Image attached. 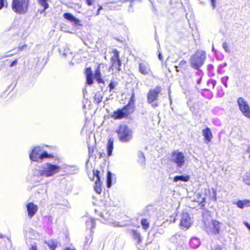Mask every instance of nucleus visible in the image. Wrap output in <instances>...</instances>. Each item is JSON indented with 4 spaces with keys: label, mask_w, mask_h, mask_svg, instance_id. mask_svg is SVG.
Returning a JSON list of instances; mask_svg holds the SVG:
<instances>
[{
    "label": "nucleus",
    "mask_w": 250,
    "mask_h": 250,
    "mask_svg": "<svg viewBox=\"0 0 250 250\" xmlns=\"http://www.w3.org/2000/svg\"><path fill=\"white\" fill-rule=\"evenodd\" d=\"M191 225L190 218L187 212H183L181 213V219L180 225L181 227L185 229H188L190 227Z\"/></svg>",
    "instance_id": "obj_11"
},
{
    "label": "nucleus",
    "mask_w": 250,
    "mask_h": 250,
    "mask_svg": "<svg viewBox=\"0 0 250 250\" xmlns=\"http://www.w3.org/2000/svg\"><path fill=\"white\" fill-rule=\"evenodd\" d=\"M93 149H92V150H90V148L89 149V153H90V154L91 152H93Z\"/></svg>",
    "instance_id": "obj_52"
},
{
    "label": "nucleus",
    "mask_w": 250,
    "mask_h": 250,
    "mask_svg": "<svg viewBox=\"0 0 250 250\" xmlns=\"http://www.w3.org/2000/svg\"><path fill=\"white\" fill-rule=\"evenodd\" d=\"M29 250H38L37 246L36 245H32V246L30 248Z\"/></svg>",
    "instance_id": "obj_44"
},
{
    "label": "nucleus",
    "mask_w": 250,
    "mask_h": 250,
    "mask_svg": "<svg viewBox=\"0 0 250 250\" xmlns=\"http://www.w3.org/2000/svg\"><path fill=\"white\" fill-rule=\"evenodd\" d=\"M213 9L216 7V0H210Z\"/></svg>",
    "instance_id": "obj_40"
},
{
    "label": "nucleus",
    "mask_w": 250,
    "mask_h": 250,
    "mask_svg": "<svg viewBox=\"0 0 250 250\" xmlns=\"http://www.w3.org/2000/svg\"><path fill=\"white\" fill-rule=\"evenodd\" d=\"M111 62L112 64L109 68L110 69L112 70L115 69L118 71H120L121 70L120 67L121 62L119 58L118 52L117 51H115L114 56L111 58Z\"/></svg>",
    "instance_id": "obj_12"
},
{
    "label": "nucleus",
    "mask_w": 250,
    "mask_h": 250,
    "mask_svg": "<svg viewBox=\"0 0 250 250\" xmlns=\"http://www.w3.org/2000/svg\"><path fill=\"white\" fill-rule=\"evenodd\" d=\"M246 151L247 153H249L250 155H249V157L250 158V146H248V147H247V149L246 150Z\"/></svg>",
    "instance_id": "obj_47"
},
{
    "label": "nucleus",
    "mask_w": 250,
    "mask_h": 250,
    "mask_svg": "<svg viewBox=\"0 0 250 250\" xmlns=\"http://www.w3.org/2000/svg\"><path fill=\"white\" fill-rule=\"evenodd\" d=\"M243 182L250 186V170L246 172L242 176Z\"/></svg>",
    "instance_id": "obj_20"
},
{
    "label": "nucleus",
    "mask_w": 250,
    "mask_h": 250,
    "mask_svg": "<svg viewBox=\"0 0 250 250\" xmlns=\"http://www.w3.org/2000/svg\"><path fill=\"white\" fill-rule=\"evenodd\" d=\"M187 62L186 61L182 60L180 62L179 65L181 67H184L186 66Z\"/></svg>",
    "instance_id": "obj_39"
},
{
    "label": "nucleus",
    "mask_w": 250,
    "mask_h": 250,
    "mask_svg": "<svg viewBox=\"0 0 250 250\" xmlns=\"http://www.w3.org/2000/svg\"><path fill=\"white\" fill-rule=\"evenodd\" d=\"M206 53L203 51H198L190 58L191 66L195 69H198L204 63Z\"/></svg>",
    "instance_id": "obj_5"
},
{
    "label": "nucleus",
    "mask_w": 250,
    "mask_h": 250,
    "mask_svg": "<svg viewBox=\"0 0 250 250\" xmlns=\"http://www.w3.org/2000/svg\"><path fill=\"white\" fill-rule=\"evenodd\" d=\"M86 1L87 4L89 6H90L92 5V2L94 1V0H86Z\"/></svg>",
    "instance_id": "obj_42"
},
{
    "label": "nucleus",
    "mask_w": 250,
    "mask_h": 250,
    "mask_svg": "<svg viewBox=\"0 0 250 250\" xmlns=\"http://www.w3.org/2000/svg\"><path fill=\"white\" fill-rule=\"evenodd\" d=\"M162 91V88L160 86H157L155 88L149 90L147 96V102L148 104H151L153 107L158 106L157 102H155L157 100L159 94Z\"/></svg>",
    "instance_id": "obj_7"
},
{
    "label": "nucleus",
    "mask_w": 250,
    "mask_h": 250,
    "mask_svg": "<svg viewBox=\"0 0 250 250\" xmlns=\"http://www.w3.org/2000/svg\"><path fill=\"white\" fill-rule=\"evenodd\" d=\"M139 72L145 75H150L152 74L150 66L146 62H142L139 64Z\"/></svg>",
    "instance_id": "obj_13"
},
{
    "label": "nucleus",
    "mask_w": 250,
    "mask_h": 250,
    "mask_svg": "<svg viewBox=\"0 0 250 250\" xmlns=\"http://www.w3.org/2000/svg\"><path fill=\"white\" fill-rule=\"evenodd\" d=\"M129 107V106H125L124 108L121 109H118L113 112L112 117L115 119H122L126 117L130 114L132 113V109L130 110L127 109Z\"/></svg>",
    "instance_id": "obj_10"
},
{
    "label": "nucleus",
    "mask_w": 250,
    "mask_h": 250,
    "mask_svg": "<svg viewBox=\"0 0 250 250\" xmlns=\"http://www.w3.org/2000/svg\"><path fill=\"white\" fill-rule=\"evenodd\" d=\"M237 206L240 208H243L245 207H250V201L247 200H239L236 203Z\"/></svg>",
    "instance_id": "obj_17"
},
{
    "label": "nucleus",
    "mask_w": 250,
    "mask_h": 250,
    "mask_svg": "<svg viewBox=\"0 0 250 250\" xmlns=\"http://www.w3.org/2000/svg\"><path fill=\"white\" fill-rule=\"evenodd\" d=\"M229 77L228 76H225L221 78V82L224 84L226 87H227V81L228 80Z\"/></svg>",
    "instance_id": "obj_32"
},
{
    "label": "nucleus",
    "mask_w": 250,
    "mask_h": 250,
    "mask_svg": "<svg viewBox=\"0 0 250 250\" xmlns=\"http://www.w3.org/2000/svg\"><path fill=\"white\" fill-rule=\"evenodd\" d=\"M239 109L242 114L247 118L250 119V106L247 101L242 97H239L237 100Z\"/></svg>",
    "instance_id": "obj_8"
},
{
    "label": "nucleus",
    "mask_w": 250,
    "mask_h": 250,
    "mask_svg": "<svg viewBox=\"0 0 250 250\" xmlns=\"http://www.w3.org/2000/svg\"><path fill=\"white\" fill-rule=\"evenodd\" d=\"M86 83L88 84L93 83L92 76H86Z\"/></svg>",
    "instance_id": "obj_34"
},
{
    "label": "nucleus",
    "mask_w": 250,
    "mask_h": 250,
    "mask_svg": "<svg viewBox=\"0 0 250 250\" xmlns=\"http://www.w3.org/2000/svg\"><path fill=\"white\" fill-rule=\"evenodd\" d=\"M112 174L110 172H108L107 175V187L110 188L112 185Z\"/></svg>",
    "instance_id": "obj_27"
},
{
    "label": "nucleus",
    "mask_w": 250,
    "mask_h": 250,
    "mask_svg": "<svg viewBox=\"0 0 250 250\" xmlns=\"http://www.w3.org/2000/svg\"><path fill=\"white\" fill-rule=\"evenodd\" d=\"M204 200H205L204 198H203L202 199V201H203Z\"/></svg>",
    "instance_id": "obj_54"
},
{
    "label": "nucleus",
    "mask_w": 250,
    "mask_h": 250,
    "mask_svg": "<svg viewBox=\"0 0 250 250\" xmlns=\"http://www.w3.org/2000/svg\"><path fill=\"white\" fill-rule=\"evenodd\" d=\"M95 220L91 219L90 221H87L86 223V225L87 227H88L89 226H90V229H92L95 227Z\"/></svg>",
    "instance_id": "obj_30"
},
{
    "label": "nucleus",
    "mask_w": 250,
    "mask_h": 250,
    "mask_svg": "<svg viewBox=\"0 0 250 250\" xmlns=\"http://www.w3.org/2000/svg\"><path fill=\"white\" fill-rule=\"evenodd\" d=\"M202 134L205 139V143L208 144L211 142L212 138V134L210 129L208 127H207L206 129L202 130Z\"/></svg>",
    "instance_id": "obj_16"
},
{
    "label": "nucleus",
    "mask_w": 250,
    "mask_h": 250,
    "mask_svg": "<svg viewBox=\"0 0 250 250\" xmlns=\"http://www.w3.org/2000/svg\"><path fill=\"white\" fill-rule=\"evenodd\" d=\"M141 225L145 229H147L149 227V223L146 219H143L141 221Z\"/></svg>",
    "instance_id": "obj_28"
},
{
    "label": "nucleus",
    "mask_w": 250,
    "mask_h": 250,
    "mask_svg": "<svg viewBox=\"0 0 250 250\" xmlns=\"http://www.w3.org/2000/svg\"><path fill=\"white\" fill-rule=\"evenodd\" d=\"M171 160L175 163L178 167H182L185 163V157L182 152L175 151L172 153Z\"/></svg>",
    "instance_id": "obj_9"
},
{
    "label": "nucleus",
    "mask_w": 250,
    "mask_h": 250,
    "mask_svg": "<svg viewBox=\"0 0 250 250\" xmlns=\"http://www.w3.org/2000/svg\"><path fill=\"white\" fill-rule=\"evenodd\" d=\"M45 243L47 244L51 250H55L57 247V242L54 240H50L48 242L45 241Z\"/></svg>",
    "instance_id": "obj_23"
},
{
    "label": "nucleus",
    "mask_w": 250,
    "mask_h": 250,
    "mask_svg": "<svg viewBox=\"0 0 250 250\" xmlns=\"http://www.w3.org/2000/svg\"><path fill=\"white\" fill-rule=\"evenodd\" d=\"M133 235L134 239H136L139 243L141 241L140 233L134 230L133 231Z\"/></svg>",
    "instance_id": "obj_29"
},
{
    "label": "nucleus",
    "mask_w": 250,
    "mask_h": 250,
    "mask_svg": "<svg viewBox=\"0 0 250 250\" xmlns=\"http://www.w3.org/2000/svg\"><path fill=\"white\" fill-rule=\"evenodd\" d=\"M94 78L99 83H102L104 82L103 80L101 78L100 71L99 68H98L95 72Z\"/></svg>",
    "instance_id": "obj_24"
},
{
    "label": "nucleus",
    "mask_w": 250,
    "mask_h": 250,
    "mask_svg": "<svg viewBox=\"0 0 250 250\" xmlns=\"http://www.w3.org/2000/svg\"><path fill=\"white\" fill-rule=\"evenodd\" d=\"M86 76H92V71L90 68H87L85 71Z\"/></svg>",
    "instance_id": "obj_38"
},
{
    "label": "nucleus",
    "mask_w": 250,
    "mask_h": 250,
    "mask_svg": "<svg viewBox=\"0 0 250 250\" xmlns=\"http://www.w3.org/2000/svg\"><path fill=\"white\" fill-rule=\"evenodd\" d=\"M117 83L116 82H111L109 84V87L110 91H111L112 89L116 86Z\"/></svg>",
    "instance_id": "obj_35"
},
{
    "label": "nucleus",
    "mask_w": 250,
    "mask_h": 250,
    "mask_svg": "<svg viewBox=\"0 0 250 250\" xmlns=\"http://www.w3.org/2000/svg\"><path fill=\"white\" fill-rule=\"evenodd\" d=\"M223 47L226 52L228 53L229 52V46L227 42H224L223 43Z\"/></svg>",
    "instance_id": "obj_36"
},
{
    "label": "nucleus",
    "mask_w": 250,
    "mask_h": 250,
    "mask_svg": "<svg viewBox=\"0 0 250 250\" xmlns=\"http://www.w3.org/2000/svg\"><path fill=\"white\" fill-rule=\"evenodd\" d=\"M5 5H7L6 0H0V10H1Z\"/></svg>",
    "instance_id": "obj_33"
},
{
    "label": "nucleus",
    "mask_w": 250,
    "mask_h": 250,
    "mask_svg": "<svg viewBox=\"0 0 250 250\" xmlns=\"http://www.w3.org/2000/svg\"><path fill=\"white\" fill-rule=\"evenodd\" d=\"M63 17L68 21H69L71 22H73L75 24H77L78 22H80V21L78 19H76L75 17H74L72 15H71L70 13H64L63 14Z\"/></svg>",
    "instance_id": "obj_18"
},
{
    "label": "nucleus",
    "mask_w": 250,
    "mask_h": 250,
    "mask_svg": "<svg viewBox=\"0 0 250 250\" xmlns=\"http://www.w3.org/2000/svg\"><path fill=\"white\" fill-rule=\"evenodd\" d=\"M47 1L48 0H37L38 4L41 7H44V8H48L49 7Z\"/></svg>",
    "instance_id": "obj_26"
},
{
    "label": "nucleus",
    "mask_w": 250,
    "mask_h": 250,
    "mask_svg": "<svg viewBox=\"0 0 250 250\" xmlns=\"http://www.w3.org/2000/svg\"><path fill=\"white\" fill-rule=\"evenodd\" d=\"M138 155L139 157V162L143 166H144L145 165V162L146 161L144 153L141 151H139L138 153Z\"/></svg>",
    "instance_id": "obj_25"
},
{
    "label": "nucleus",
    "mask_w": 250,
    "mask_h": 250,
    "mask_svg": "<svg viewBox=\"0 0 250 250\" xmlns=\"http://www.w3.org/2000/svg\"><path fill=\"white\" fill-rule=\"evenodd\" d=\"M17 63V61L15 60L11 63L10 66L12 67V66H14L15 65H16Z\"/></svg>",
    "instance_id": "obj_46"
},
{
    "label": "nucleus",
    "mask_w": 250,
    "mask_h": 250,
    "mask_svg": "<svg viewBox=\"0 0 250 250\" xmlns=\"http://www.w3.org/2000/svg\"><path fill=\"white\" fill-rule=\"evenodd\" d=\"M220 223L214 219L205 223V230L208 234L216 235L219 233Z\"/></svg>",
    "instance_id": "obj_6"
},
{
    "label": "nucleus",
    "mask_w": 250,
    "mask_h": 250,
    "mask_svg": "<svg viewBox=\"0 0 250 250\" xmlns=\"http://www.w3.org/2000/svg\"><path fill=\"white\" fill-rule=\"evenodd\" d=\"M244 224L246 226L247 228H248L250 225L247 222H244Z\"/></svg>",
    "instance_id": "obj_49"
},
{
    "label": "nucleus",
    "mask_w": 250,
    "mask_h": 250,
    "mask_svg": "<svg viewBox=\"0 0 250 250\" xmlns=\"http://www.w3.org/2000/svg\"><path fill=\"white\" fill-rule=\"evenodd\" d=\"M69 53V54H71L70 52H69V50L68 49H66V50H64V52L62 54V55L64 56H66Z\"/></svg>",
    "instance_id": "obj_41"
},
{
    "label": "nucleus",
    "mask_w": 250,
    "mask_h": 250,
    "mask_svg": "<svg viewBox=\"0 0 250 250\" xmlns=\"http://www.w3.org/2000/svg\"><path fill=\"white\" fill-rule=\"evenodd\" d=\"M27 46V45L26 44H24L22 46H19V48L21 50H23V49H24L25 48H26Z\"/></svg>",
    "instance_id": "obj_45"
},
{
    "label": "nucleus",
    "mask_w": 250,
    "mask_h": 250,
    "mask_svg": "<svg viewBox=\"0 0 250 250\" xmlns=\"http://www.w3.org/2000/svg\"><path fill=\"white\" fill-rule=\"evenodd\" d=\"M93 149H92V150H90V148L89 149V153H90V154L91 152H93Z\"/></svg>",
    "instance_id": "obj_51"
},
{
    "label": "nucleus",
    "mask_w": 250,
    "mask_h": 250,
    "mask_svg": "<svg viewBox=\"0 0 250 250\" xmlns=\"http://www.w3.org/2000/svg\"><path fill=\"white\" fill-rule=\"evenodd\" d=\"M99 173L100 172L98 170H93V174L97 178V180L95 183L94 189L96 192L99 194H100L102 191Z\"/></svg>",
    "instance_id": "obj_15"
},
{
    "label": "nucleus",
    "mask_w": 250,
    "mask_h": 250,
    "mask_svg": "<svg viewBox=\"0 0 250 250\" xmlns=\"http://www.w3.org/2000/svg\"><path fill=\"white\" fill-rule=\"evenodd\" d=\"M29 6V0H13L12 8L17 14H24L27 12Z\"/></svg>",
    "instance_id": "obj_3"
},
{
    "label": "nucleus",
    "mask_w": 250,
    "mask_h": 250,
    "mask_svg": "<svg viewBox=\"0 0 250 250\" xmlns=\"http://www.w3.org/2000/svg\"><path fill=\"white\" fill-rule=\"evenodd\" d=\"M158 57H159V59L160 60H161V59H162V55H161V53H160V54H159V55H158Z\"/></svg>",
    "instance_id": "obj_50"
},
{
    "label": "nucleus",
    "mask_w": 250,
    "mask_h": 250,
    "mask_svg": "<svg viewBox=\"0 0 250 250\" xmlns=\"http://www.w3.org/2000/svg\"><path fill=\"white\" fill-rule=\"evenodd\" d=\"M28 212V215L30 218H32L37 212L38 207L33 203H30L26 206Z\"/></svg>",
    "instance_id": "obj_14"
},
{
    "label": "nucleus",
    "mask_w": 250,
    "mask_h": 250,
    "mask_svg": "<svg viewBox=\"0 0 250 250\" xmlns=\"http://www.w3.org/2000/svg\"><path fill=\"white\" fill-rule=\"evenodd\" d=\"M47 8H44V7H41L40 9L38 10V12L40 13V14H43V16L45 17L46 15V12H45V11Z\"/></svg>",
    "instance_id": "obj_31"
},
{
    "label": "nucleus",
    "mask_w": 250,
    "mask_h": 250,
    "mask_svg": "<svg viewBox=\"0 0 250 250\" xmlns=\"http://www.w3.org/2000/svg\"><path fill=\"white\" fill-rule=\"evenodd\" d=\"M113 142L114 139L113 138H110L109 139L107 145V155L108 156H111L112 155V152L113 149Z\"/></svg>",
    "instance_id": "obj_19"
},
{
    "label": "nucleus",
    "mask_w": 250,
    "mask_h": 250,
    "mask_svg": "<svg viewBox=\"0 0 250 250\" xmlns=\"http://www.w3.org/2000/svg\"><path fill=\"white\" fill-rule=\"evenodd\" d=\"M134 102H135V96L134 94H132L131 97L130 99L129 103L126 106H129V107L127 108L129 110L130 109H132V113L133 112L134 106Z\"/></svg>",
    "instance_id": "obj_22"
},
{
    "label": "nucleus",
    "mask_w": 250,
    "mask_h": 250,
    "mask_svg": "<svg viewBox=\"0 0 250 250\" xmlns=\"http://www.w3.org/2000/svg\"><path fill=\"white\" fill-rule=\"evenodd\" d=\"M194 241H195V242H198V240L196 239V238H192L191 240V243H193Z\"/></svg>",
    "instance_id": "obj_48"
},
{
    "label": "nucleus",
    "mask_w": 250,
    "mask_h": 250,
    "mask_svg": "<svg viewBox=\"0 0 250 250\" xmlns=\"http://www.w3.org/2000/svg\"><path fill=\"white\" fill-rule=\"evenodd\" d=\"M103 9L102 7L101 6H99V8L97 10V13L96 14V15H99L100 13V11Z\"/></svg>",
    "instance_id": "obj_43"
},
{
    "label": "nucleus",
    "mask_w": 250,
    "mask_h": 250,
    "mask_svg": "<svg viewBox=\"0 0 250 250\" xmlns=\"http://www.w3.org/2000/svg\"><path fill=\"white\" fill-rule=\"evenodd\" d=\"M101 101V100H99H99H98V102L99 103V102H100Z\"/></svg>",
    "instance_id": "obj_53"
},
{
    "label": "nucleus",
    "mask_w": 250,
    "mask_h": 250,
    "mask_svg": "<svg viewBox=\"0 0 250 250\" xmlns=\"http://www.w3.org/2000/svg\"><path fill=\"white\" fill-rule=\"evenodd\" d=\"M92 240V238L91 237V235H88L85 237V243L86 244H88L89 243H90Z\"/></svg>",
    "instance_id": "obj_37"
},
{
    "label": "nucleus",
    "mask_w": 250,
    "mask_h": 250,
    "mask_svg": "<svg viewBox=\"0 0 250 250\" xmlns=\"http://www.w3.org/2000/svg\"><path fill=\"white\" fill-rule=\"evenodd\" d=\"M61 167L57 165L50 163H45L42 165L39 169H34L33 175L35 177H49L58 173L61 170Z\"/></svg>",
    "instance_id": "obj_1"
},
{
    "label": "nucleus",
    "mask_w": 250,
    "mask_h": 250,
    "mask_svg": "<svg viewBox=\"0 0 250 250\" xmlns=\"http://www.w3.org/2000/svg\"><path fill=\"white\" fill-rule=\"evenodd\" d=\"M189 179V177L188 176H184V175H180V176H176L173 178V181L175 182H177V181L181 180L184 182L188 181Z\"/></svg>",
    "instance_id": "obj_21"
},
{
    "label": "nucleus",
    "mask_w": 250,
    "mask_h": 250,
    "mask_svg": "<svg viewBox=\"0 0 250 250\" xmlns=\"http://www.w3.org/2000/svg\"><path fill=\"white\" fill-rule=\"evenodd\" d=\"M51 154L47 153L45 151L42 149L39 146L35 147L29 154L30 159L34 161L40 162L44 158H51Z\"/></svg>",
    "instance_id": "obj_4"
},
{
    "label": "nucleus",
    "mask_w": 250,
    "mask_h": 250,
    "mask_svg": "<svg viewBox=\"0 0 250 250\" xmlns=\"http://www.w3.org/2000/svg\"><path fill=\"white\" fill-rule=\"evenodd\" d=\"M119 140L123 143L130 142L133 138L131 129L125 125H121L116 130Z\"/></svg>",
    "instance_id": "obj_2"
}]
</instances>
